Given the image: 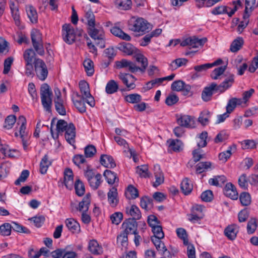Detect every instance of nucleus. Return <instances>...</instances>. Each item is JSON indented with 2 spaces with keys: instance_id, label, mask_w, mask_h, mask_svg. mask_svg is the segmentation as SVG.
Listing matches in <instances>:
<instances>
[{
  "instance_id": "9d476101",
  "label": "nucleus",
  "mask_w": 258,
  "mask_h": 258,
  "mask_svg": "<svg viewBox=\"0 0 258 258\" xmlns=\"http://www.w3.org/2000/svg\"><path fill=\"white\" fill-rule=\"evenodd\" d=\"M118 78L121 80L122 83L125 85L128 91L135 88V81L136 79L132 75L126 73H120L118 75Z\"/></svg>"
},
{
  "instance_id": "69168bd1",
  "label": "nucleus",
  "mask_w": 258,
  "mask_h": 258,
  "mask_svg": "<svg viewBox=\"0 0 258 258\" xmlns=\"http://www.w3.org/2000/svg\"><path fill=\"white\" fill-rule=\"evenodd\" d=\"M249 212L247 209L241 210L238 214V221L239 222H245L248 219Z\"/></svg>"
},
{
  "instance_id": "864d4df0",
  "label": "nucleus",
  "mask_w": 258,
  "mask_h": 258,
  "mask_svg": "<svg viewBox=\"0 0 258 258\" xmlns=\"http://www.w3.org/2000/svg\"><path fill=\"white\" fill-rule=\"evenodd\" d=\"M209 112L208 111H204L200 114L198 120L202 125H205L209 123Z\"/></svg>"
},
{
  "instance_id": "4be33fe9",
  "label": "nucleus",
  "mask_w": 258,
  "mask_h": 258,
  "mask_svg": "<svg viewBox=\"0 0 258 258\" xmlns=\"http://www.w3.org/2000/svg\"><path fill=\"white\" fill-rule=\"evenodd\" d=\"M84 100L81 98L80 94L77 93L76 98H73L72 100L74 104L78 110L81 113L85 112L86 107L84 102Z\"/></svg>"
},
{
  "instance_id": "c85d7f7f",
  "label": "nucleus",
  "mask_w": 258,
  "mask_h": 258,
  "mask_svg": "<svg viewBox=\"0 0 258 258\" xmlns=\"http://www.w3.org/2000/svg\"><path fill=\"white\" fill-rule=\"evenodd\" d=\"M116 7L121 10H128L131 9L132 2L131 0H115Z\"/></svg>"
},
{
  "instance_id": "8fccbe9b",
  "label": "nucleus",
  "mask_w": 258,
  "mask_h": 258,
  "mask_svg": "<svg viewBox=\"0 0 258 258\" xmlns=\"http://www.w3.org/2000/svg\"><path fill=\"white\" fill-rule=\"evenodd\" d=\"M12 225L8 223H6L0 226V234L3 236H9L11 234Z\"/></svg>"
},
{
  "instance_id": "a211bd4d",
  "label": "nucleus",
  "mask_w": 258,
  "mask_h": 258,
  "mask_svg": "<svg viewBox=\"0 0 258 258\" xmlns=\"http://www.w3.org/2000/svg\"><path fill=\"white\" fill-rule=\"evenodd\" d=\"M117 48L127 55L135 54L139 50L132 44L126 42H122L118 44Z\"/></svg>"
},
{
  "instance_id": "603ef678",
  "label": "nucleus",
  "mask_w": 258,
  "mask_h": 258,
  "mask_svg": "<svg viewBox=\"0 0 258 258\" xmlns=\"http://www.w3.org/2000/svg\"><path fill=\"white\" fill-rule=\"evenodd\" d=\"M85 18L87 20V24L89 28L95 26V16L93 12L91 10H89L85 13Z\"/></svg>"
},
{
  "instance_id": "58836bf2",
  "label": "nucleus",
  "mask_w": 258,
  "mask_h": 258,
  "mask_svg": "<svg viewBox=\"0 0 258 258\" xmlns=\"http://www.w3.org/2000/svg\"><path fill=\"white\" fill-rule=\"evenodd\" d=\"M83 65L88 76H92L94 72L93 62L90 59H86L84 61Z\"/></svg>"
},
{
  "instance_id": "3c124183",
  "label": "nucleus",
  "mask_w": 258,
  "mask_h": 258,
  "mask_svg": "<svg viewBox=\"0 0 258 258\" xmlns=\"http://www.w3.org/2000/svg\"><path fill=\"white\" fill-rule=\"evenodd\" d=\"M152 231L154 233V236L152 237L158 238H163L164 237V233L161 225L159 224L153 227V228H152Z\"/></svg>"
},
{
  "instance_id": "2f4dec72",
  "label": "nucleus",
  "mask_w": 258,
  "mask_h": 258,
  "mask_svg": "<svg viewBox=\"0 0 258 258\" xmlns=\"http://www.w3.org/2000/svg\"><path fill=\"white\" fill-rule=\"evenodd\" d=\"M128 236L126 234L121 232L117 236V244L120 247L121 249H126L128 245Z\"/></svg>"
},
{
  "instance_id": "de8ad7c7",
  "label": "nucleus",
  "mask_w": 258,
  "mask_h": 258,
  "mask_svg": "<svg viewBox=\"0 0 258 258\" xmlns=\"http://www.w3.org/2000/svg\"><path fill=\"white\" fill-rule=\"evenodd\" d=\"M16 121V117L14 115H10L5 119L4 127L10 130L12 128Z\"/></svg>"
},
{
  "instance_id": "5701e85b",
  "label": "nucleus",
  "mask_w": 258,
  "mask_h": 258,
  "mask_svg": "<svg viewBox=\"0 0 258 258\" xmlns=\"http://www.w3.org/2000/svg\"><path fill=\"white\" fill-rule=\"evenodd\" d=\"M110 32L114 36L118 38L129 41L131 40V37L124 32L121 29L117 27H113L110 29Z\"/></svg>"
},
{
  "instance_id": "c9c22d12",
  "label": "nucleus",
  "mask_w": 258,
  "mask_h": 258,
  "mask_svg": "<svg viewBox=\"0 0 258 258\" xmlns=\"http://www.w3.org/2000/svg\"><path fill=\"white\" fill-rule=\"evenodd\" d=\"M118 89V85L117 82L113 80H111L106 84L105 91L108 94H112L116 92Z\"/></svg>"
},
{
  "instance_id": "5fc2aeb1",
  "label": "nucleus",
  "mask_w": 258,
  "mask_h": 258,
  "mask_svg": "<svg viewBox=\"0 0 258 258\" xmlns=\"http://www.w3.org/2000/svg\"><path fill=\"white\" fill-rule=\"evenodd\" d=\"M75 188L76 192L79 196H82L85 192V186L82 182L80 180L78 179L75 183Z\"/></svg>"
},
{
  "instance_id": "a19ab883",
  "label": "nucleus",
  "mask_w": 258,
  "mask_h": 258,
  "mask_svg": "<svg viewBox=\"0 0 258 258\" xmlns=\"http://www.w3.org/2000/svg\"><path fill=\"white\" fill-rule=\"evenodd\" d=\"M239 200L242 205L247 206L251 203V196L250 194L247 192H243L240 194Z\"/></svg>"
},
{
  "instance_id": "4468645a",
  "label": "nucleus",
  "mask_w": 258,
  "mask_h": 258,
  "mask_svg": "<svg viewBox=\"0 0 258 258\" xmlns=\"http://www.w3.org/2000/svg\"><path fill=\"white\" fill-rule=\"evenodd\" d=\"M216 87V83H212L209 86L206 87L204 89L202 93V98L204 101L207 102L211 99L214 92H217Z\"/></svg>"
},
{
  "instance_id": "37998d69",
  "label": "nucleus",
  "mask_w": 258,
  "mask_h": 258,
  "mask_svg": "<svg viewBox=\"0 0 258 258\" xmlns=\"http://www.w3.org/2000/svg\"><path fill=\"white\" fill-rule=\"evenodd\" d=\"M142 100L141 96L138 94H131L125 97V100L130 103L135 104L140 102Z\"/></svg>"
},
{
  "instance_id": "c756f323",
  "label": "nucleus",
  "mask_w": 258,
  "mask_h": 258,
  "mask_svg": "<svg viewBox=\"0 0 258 258\" xmlns=\"http://www.w3.org/2000/svg\"><path fill=\"white\" fill-rule=\"evenodd\" d=\"M124 194L126 199L128 200L135 199L139 196L138 190L131 184L127 187Z\"/></svg>"
},
{
  "instance_id": "c03bdc74",
  "label": "nucleus",
  "mask_w": 258,
  "mask_h": 258,
  "mask_svg": "<svg viewBox=\"0 0 258 258\" xmlns=\"http://www.w3.org/2000/svg\"><path fill=\"white\" fill-rule=\"evenodd\" d=\"M226 66H221L215 69L211 74V77L213 80H217L219 77L222 75L226 69Z\"/></svg>"
},
{
  "instance_id": "ddd939ff",
  "label": "nucleus",
  "mask_w": 258,
  "mask_h": 258,
  "mask_svg": "<svg viewBox=\"0 0 258 258\" xmlns=\"http://www.w3.org/2000/svg\"><path fill=\"white\" fill-rule=\"evenodd\" d=\"M177 123L181 126L186 128H194L195 126L194 117L187 115H181L177 119Z\"/></svg>"
},
{
  "instance_id": "f3484780",
  "label": "nucleus",
  "mask_w": 258,
  "mask_h": 258,
  "mask_svg": "<svg viewBox=\"0 0 258 258\" xmlns=\"http://www.w3.org/2000/svg\"><path fill=\"white\" fill-rule=\"evenodd\" d=\"M224 194L227 197L233 200L238 199V194L234 184L231 182L226 184L224 188Z\"/></svg>"
},
{
  "instance_id": "680f3d73",
  "label": "nucleus",
  "mask_w": 258,
  "mask_h": 258,
  "mask_svg": "<svg viewBox=\"0 0 258 258\" xmlns=\"http://www.w3.org/2000/svg\"><path fill=\"white\" fill-rule=\"evenodd\" d=\"M176 233L178 237L183 240L184 244L187 245L188 240L185 230L182 228H177L176 229Z\"/></svg>"
},
{
  "instance_id": "20e7f679",
  "label": "nucleus",
  "mask_w": 258,
  "mask_h": 258,
  "mask_svg": "<svg viewBox=\"0 0 258 258\" xmlns=\"http://www.w3.org/2000/svg\"><path fill=\"white\" fill-rule=\"evenodd\" d=\"M17 124L20 125L19 128V135L22 140L23 148L26 150L29 145L30 136L26 130V119L23 115L20 116L18 118Z\"/></svg>"
},
{
  "instance_id": "4c0bfd02",
  "label": "nucleus",
  "mask_w": 258,
  "mask_h": 258,
  "mask_svg": "<svg viewBox=\"0 0 258 258\" xmlns=\"http://www.w3.org/2000/svg\"><path fill=\"white\" fill-rule=\"evenodd\" d=\"M168 147L174 152H179L182 145L179 140H169L167 141Z\"/></svg>"
},
{
  "instance_id": "1a4fd4ad",
  "label": "nucleus",
  "mask_w": 258,
  "mask_h": 258,
  "mask_svg": "<svg viewBox=\"0 0 258 258\" xmlns=\"http://www.w3.org/2000/svg\"><path fill=\"white\" fill-rule=\"evenodd\" d=\"M207 41L206 37L202 39H198L196 37H188L181 42L182 46H189V48H197L199 46H203Z\"/></svg>"
},
{
  "instance_id": "72a5a7b5",
  "label": "nucleus",
  "mask_w": 258,
  "mask_h": 258,
  "mask_svg": "<svg viewBox=\"0 0 258 258\" xmlns=\"http://www.w3.org/2000/svg\"><path fill=\"white\" fill-rule=\"evenodd\" d=\"M51 164L47 155H45L40 163V172L42 174L46 173L48 167Z\"/></svg>"
},
{
  "instance_id": "bf43d9fd",
  "label": "nucleus",
  "mask_w": 258,
  "mask_h": 258,
  "mask_svg": "<svg viewBox=\"0 0 258 258\" xmlns=\"http://www.w3.org/2000/svg\"><path fill=\"white\" fill-rule=\"evenodd\" d=\"M161 239L162 238L151 237V240L159 252L163 250V248H164L165 247L164 242L161 240Z\"/></svg>"
},
{
  "instance_id": "6ab92c4d",
  "label": "nucleus",
  "mask_w": 258,
  "mask_h": 258,
  "mask_svg": "<svg viewBox=\"0 0 258 258\" xmlns=\"http://www.w3.org/2000/svg\"><path fill=\"white\" fill-rule=\"evenodd\" d=\"M239 231V226L233 224L228 225L224 230V234L225 236L230 240H234Z\"/></svg>"
},
{
  "instance_id": "0eeeda50",
  "label": "nucleus",
  "mask_w": 258,
  "mask_h": 258,
  "mask_svg": "<svg viewBox=\"0 0 258 258\" xmlns=\"http://www.w3.org/2000/svg\"><path fill=\"white\" fill-rule=\"evenodd\" d=\"M79 87L81 94V98L85 99L86 102L91 107L94 106L95 103L93 97L90 92L89 84L85 81H81L79 83Z\"/></svg>"
},
{
  "instance_id": "cd10ccee",
  "label": "nucleus",
  "mask_w": 258,
  "mask_h": 258,
  "mask_svg": "<svg viewBox=\"0 0 258 258\" xmlns=\"http://www.w3.org/2000/svg\"><path fill=\"white\" fill-rule=\"evenodd\" d=\"M200 148L195 149L192 151L194 161L190 160L187 164L188 166L192 167L194 162H197L201 159L205 158L206 154L203 153V151L200 149Z\"/></svg>"
},
{
  "instance_id": "bb28decb",
  "label": "nucleus",
  "mask_w": 258,
  "mask_h": 258,
  "mask_svg": "<svg viewBox=\"0 0 258 258\" xmlns=\"http://www.w3.org/2000/svg\"><path fill=\"white\" fill-rule=\"evenodd\" d=\"M243 103L241 98H232L229 100L226 106L227 113H230L235 108L237 105H240Z\"/></svg>"
},
{
  "instance_id": "f8f14e48",
  "label": "nucleus",
  "mask_w": 258,
  "mask_h": 258,
  "mask_svg": "<svg viewBox=\"0 0 258 258\" xmlns=\"http://www.w3.org/2000/svg\"><path fill=\"white\" fill-rule=\"evenodd\" d=\"M234 83V75L229 74L224 80L219 85L217 84V92L220 93L224 92L230 88Z\"/></svg>"
},
{
  "instance_id": "4d7b16f0",
  "label": "nucleus",
  "mask_w": 258,
  "mask_h": 258,
  "mask_svg": "<svg viewBox=\"0 0 258 258\" xmlns=\"http://www.w3.org/2000/svg\"><path fill=\"white\" fill-rule=\"evenodd\" d=\"M208 137V133L206 132H203L200 134L199 137V141L198 142V146L199 148H203L206 146L207 138Z\"/></svg>"
},
{
  "instance_id": "aec40b11",
  "label": "nucleus",
  "mask_w": 258,
  "mask_h": 258,
  "mask_svg": "<svg viewBox=\"0 0 258 258\" xmlns=\"http://www.w3.org/2000/svg\"><path fill=\"white\" fill-rule=\"evenodd\" d=\"M88 250L93 254L99 255L103 253V248L95 239L90 240L88 243Z\"/></svg>"
},
{
  "instance_id": "423d86ee",
  "label": "nucleus",
  "mask_w": 258,
  "mask_h": 258,
  "mask_svg": "<svg viewBox=\"0 0 258 258\" xmlns=\"http://www.w3.org/2000/svg\"><path fill=\"white\" fill-rule=\"evenodd\" d=\"M88 34L89 36L94 40H97L96 42L98 45L101 48H103L105 46V34L103 30L101 28L97 29L93 26L88 28Z\"/></svg>"
},
{
  "instance_id": "e433bc0d",
  "label": "nucleus",
  "mask_w": 258,
  "mask_h": 258,
  "mask_svg": "<svg viewBox=\"0 0 258 258\" xmlns=\"http://www.w3.org/2000/svg\"><path fill=\"white\" fill-rule=\"evenodd\" d=\"M243 39L242 37H238L231 44L230 50L233 52L238 51L243 44Z\"/></svg>"
},
{
  "instance_id": "6e6d98bb",
  "label": "nucleus",
  "mask_w": 258,
  "mask_h": 258,
  "mask_svg": "<svg viewBox=\"0 0 258 258\" xmlns=\"http://www.w3.org/2000/svg\"><path fill=\"white\" fill-rule=\"evenodd\" d=\"M13 230L20 233H24L26 234L30 233V231L25 227H24L16 222H13L12 225V229Z\"/></svg>"
},
{
  "instance_id": "39448f33",
  "label": "nucleus",
  "mask_w": 258,
  "mask_h": 258,
  "mask_svg": "<svg viewBox=\"0 0 258 258\" xmlns=\"http://www.w3.org/2000/svg\"><path fill=\"white\" fill-rule=\"evenodd\" d=\"M31 37L35 51L38 54L43 55L44 54V50L41 33L39 30L33 29L31 31Z\"/></svg>"
},
{
  "instance_id": "6e6552de",
  "label": "nucleus",
  "mask_w": 258,
  "mask_h": 258,
  "mask_svg": "<svg viewBox=\"0 0 258 258\" xmlns=\"http://www.w3.org/2000/svg\"><path fill=\"white\" fill-rule=\"evenodd\" d=\"M34 66L37 77L42 81L46 78L48 71L45 62L41 59H35Z\"/></svg>"
},
{
  "instance_id": "052dcab7",
  "label": "nucleus",
  "mask_w": 258,
  "mask_h": 258,
  "mask_svg": "<svg viewBox=\"0 0 258 258\" xmlns=\"http://www.w3.org/2000/svg\"><path fill=\"white\" fill-rule=\"evenodd\" d=\"M201 198L203 201L210 202L213 199L214 195L212 190H207L202 192Z\"/></svg>"
},
{
  "instance_id": "49530a36",
  "label": "nucleus",
  "mask_w": 258,
  "mask_h": 258,
  "mask_svg": "<svg viewBox=\"0 0 258 258\" xmlns=\"http://www.w3.org/2000/svg\"><path fill=\"white\" fill-rule=\"evenodd\" d=\"M211 163L210 162H201L199 163L197 165L196 172L197 173H201L211 166Z\"/></svg>"
},
{
  "instance_id": "f704fd0d",
  "label": "nucleus",
  "mask_w": 258,
  "mask_h": 258,
  "mask_svg": "<svg viewBox=\"0 0 258 258\" xmlns=\"http://www.w3.org/2000/svg\"><path fill=\"white\" fill-rule=\"evenodd\" d=\"M90 202V195L89 194H87L84 197L82 201L79 203V211L82 212H87L89 209Z\"/></svg>"
},
{
  "instance_id": "a18cd8bd",
  "label": "nucleus",
  "mask_w": 258,
  "mask_h": 258,
  "mask_svg": "<svg viewBox=\"0 0 258 258\" xmlns=\"http://www.w3.org/2000/svg\"><path fill=\"white\" fill-rule=\"evenodd\" d=\"M136 172L141 177H147L150 176L148 166L147 165L138 166L136 168Z\"/></svg>"
},
{
  "instance_id": "ea45409f",
  "label": "nucleus",
  "mask_w": 258,
  "mask_h": 258,
  "mask_svg": "<svg viewBox=\"0 0 258 258\" xmlns=\"http://www.w3.org/2000/svg\"><path fill=\"white\" fill-rule=\"evenodd\" d=\"M35 55V52L32 49L26 50L23 54V57L25 62L33 63Z\"/></svg>"
},
{
  "instance_id": "7ed1b4c3",
  "label": "nucleus",
  "mask_w": 258,
  "mask_h": 258,
  "mask_svg": "<svg viewBox=\"0 0 258 258\" xmlns=\"http://www.w3.org/2000/svg\"><path fill=\"white\" fill-rule=\"evenodd\" d=\"M81 30L78 32V33L75 32V29L70 24H65L62 26V39L66 43L69 44L73 43L75 41L77 34L79 36H81Z\"/></svg>"
},
{
  "instance_id": "09e8293b",
  "label": "nucleus",
  "mask_w": 258,
  "mask_h": 258,
  "mask_svg": "<svg viewBox=\"0 0 258 258\" xmlns=\"http://www.w3.org/2000/svg\"><path fill=\"white\" fill-rule=\"evenodd\" d=\"M55 104V108L56 111L61 115H64L66 114V109L63 106V101L62 100H54Z\"/></svg>"
},
{
  "instance_id": "412c9836",
  "label": "nucleus",
  "mask_w": 258,
  "mask_h": 258,
  "mask_svg": "<svg viewBox=\"0 0 258 258\" xmlns=\"http://www.w3.org/2000/svg\"><path fill=\"white\" fill-rule=\"evenodd\" d=\"M65 224L68 229L73 233H78L80 232L79 223L73 218H68L65 221Z\"/></svg>"
},
{
  "instance_id": "9b49d317",
  "label": "nucleus",
  "mask_w": 258,
  "mask_h": 258,
  "mask_svg": "<svg viewBox=\"0 0 258 258\" xmlns=\"http://www.w3.org/2000/svg\"><path fill=\"white\" fill-rule=\"evenodd\" d=\"M121 228L123 230L122 232L126 235L136 234L137 231V223L134 219H128L123 222Z\"/></svg>"
},
{
  "instance_id": "338daca9",
  "label": "nucleus",
  "mask_w": 258,
  "mask_h": 258,
  "mask_svg": "<svg viewBox=\"0 0 258 258\" xmlns=\"http://www.w3.org/2000/svg\"><path fill=\"white\" fill-rule=\"evenodd\" d=\"M29 220L33 221L36 227H40L44 222L45 218L43 216H38L30 218Z\"/></svg>"
},
{
  "instance_id": "b1692460",
  "label": "nucleus",
  "mask_w": 258,
  "mask_h": 258,
  "mask_svg": "<svg viewBox=\"0 0 258 258\" xmlns=\"http://www.w3.org/2000/svg\"><path fill=\"white\" fill-rule=\"evenodd\" d=\"M100 163L106 168H114L116 164L113 158L107 155H102L100 157Z\"/></svg>"
},
{
  "instance_id": "dca6fc26",
  "label": "nucleus",
  "mask_w": 258,
  "mask_h": 258,
  "mask_svg": "<svg viewBox=\"0 0 258 258\" xmlns=\"http://www.w3.org/2000/svg\"><path fill=\"white\" fill-rule=\"evenodd\" d=\"M116 65L118 68H126L133 73L138 72L139 69L134 62L125 59L116 61Z\"/></svg>"
},
{
  "instance_id": "f03ea898",
  "label": "nucleus",
  "mask_w": 258,
  "mask_h": 258,
  "mask_svg": "<svg viewBox=\"0 0 258 258\" xmlns=\"http://www.w3.org/2000/svg\"><path fill=\"white\" fill-rule=\"evenodd\" d=\"M128 28L132 31L145 32L150 29V25L143 18L132 17L128 22Z\"/></svg>"
},
{
  "instance_id": "f257e3e1",
  "label": "nucleus",
  "mask_w": 258,
  "mask_h": 258,
  "mask_svg": "<svg viewBox=\"0 0 258 258\" xmlns=\"http://www.w3.org/2000/svg\"><path fill=\"white\" fill-rule=\"evenodd\" d=\"M52 92L51 88L47 84H43L40 88V97L42 105L48 112H51L52 104Z\"/></svg>"
},
{
  "instance_id": "2eb2a0df",
  "label": "nucleus",
  "mask_w": 258,
  "mask_h": 258,
  "mask_svg": "<svg viewBox=\"0 0 258 258\" xmlns=\"http://www.w3.org/2000/svg\"><path fill=\"white\" fill-rule=\"evenodd\" d=\"M107 201L111 208H115L118 205L119 198L117 189L114 187L111 188L107 192Z\"/></svg>"
},
{
  "instance_id": "a878e982",
  "label": "nucleus",
  "mask_w": 258,
  "mask_h": 258,
  "mask_svg": "<svg viewBox=\"0 0 258 258\" xmlns=\"http://www.w3.org/2000/svg\"><path fill=\"white\" fill-rule=\"evenodd\" d=\"M126 212L127 214L133 217L130 219H134L135 221L140 219L142 217L140 209L136 205H132L130 208H126Z\"/></svg>"
},
{
  "instance_id": "393cba45",
  "label": "nucleus",
  "mask_w": 258,
  "mask_h": 258,
  "mask_svg": "<svg viewBox=\"0 0 258 258\" xmlns=\"http://www.w3.org/2000/svg\"><path fill=\"white\" fill-rule=\"evenodd\" d=\"M134 57L137 61L141 64V67H139V71L144 72L148 64L147 58L142 54L139 53V51L135 54Z\"/></svg>"
},
{
  "instance_id": "e2e57ef3",
  "label": "nucleus",
  "mask_w": 258,
  "mask_h": 258,
  "mask_svg": "<svg viewBox=\"0 0 258 258\" xmlns=\"http://www.w3.org/2000/svg\"><path fill=\"white\" fill-rule=\"evenodd\" d=\"M123 218V215L121 212H115L110 216V220L113 224H119Z\"/></svg>"
},
{
  "instance_id": "79ce46f5",
  "label": "nucleus",
  "mask_w": 258,
  "mask_h": 258,
  "mask_svg": "<svg viewBox=\"0 0 258 258\" xmlns=\"http://www.w3.org/2000/svg\"><path fill=\"white\" fill-rule=\"evenodd\" d=\"M257 227L256 219L251 218L248 221L247 225V231L248 234L253 233Z\"/></svg>"
},
{
  "instance_id": "13d9d810",
  "label": "nucleus",
  "mask_w": 258,
  "mask_h": 258,
  "mask_svg": "<svg viewBox=\"0 0 258 258\" xmlns=\"http://www.w3.org/2000/svg\"><path fill=\"white\" fill-rule=\"evenodd\" d=\"M228 9H230V8L225 6H220L214 8L211 13L215 15L227 14Z\"/></svg>"
},
{
  "instance_id": "7c9ffc66",
  "label": "nucleus",
  "mask_w": 258,
  "mask_h": 258,
  "mask_svg": "<svg viewBox=\"0 0 258 258\" xmlns=\"http://www.w3.org/2000/svg\"><path fill=\"white\" fill-rule=\"evenodd\" d=\"M180 187L184 195H188L191 192L193 185L189 178H184L180 184Z\"/></svg>"
},
{
  "instance_id": "774afa93",
  "label": "nucleus",
  "mask_w": 258,
  "mask_h": 258,
  "mask_svg": "<svg viewBox=\"0 0 258 258\" xmlns=\"http://www.w3.org/2000/svg\"><path fill=\"white\" fill-rule=\"evenodd\" d=\"M85 156L87 158L92 157L96 152L95 147L93 145L87 146L84 150Z\"/></svg>"
},
{
  "instance_id": "473e14b6",
  "label": "nucleus",
  "mask_w": 258,
  "mask_h": 258,
  "mask_svg": "<svg viewBox=\"0 0 258 258\" xmlns=\"http://www.w3.org/2000/svg\"><path fill=\"white\" fill-rule=\"evenodd\" d=\"M28 18L32 23H36L38 21V14L36 9L32 6H28L26 8Z\"/></svg>"
},
{
  "instance_id": "0e129e2a",
  "label": "nucleus",
  "mask_w": 258,
  "mask_h": 258,
  "mask_svg": "<svg viewBox=\"0 0 258 258\" xmlns=\"http://www.w3.org/2000/svg\"><path fill=\"white\" fill-rule=\"evenodd\" d=\"M225 182L226 181L224 178H210L208 181L211 185L220 187L224 185Z\"/></svg>"
}]
</instances>
